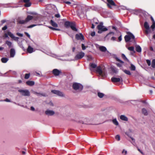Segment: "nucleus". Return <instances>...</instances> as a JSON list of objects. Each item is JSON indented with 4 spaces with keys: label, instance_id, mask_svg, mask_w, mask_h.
<instances>
[{
    "label": "nucleus",
    "instance_id": "1",
    "mask_svg": "<svg viewBox=\"0 0 155 155\" xmlns=\"http://www.w3.org/2000/svg\"><path fill=\"white\" fill-rule=\"evenodd\" d=\"M126 33L127 35H126L124 37L126 42H132L135 41V37L131 33L127 31V32Z\"/></svg>",
    "mask_w": 155,
    "mask_h": 155
},
{
    "label": "nucleus",
    "instance_id": "2",
    "mask_svg": "<svg viewBox=\"0 0 155 155\" xmlns=\"http://www.w3.org/2000/svg\"><path fill=\"white\" fill-rule=\"evenodd\" d=\"M64 26L67 28L70 27L73 31H77L78 29L75 27V24L74 22H70L68 21H66L64 23Z\"/></svg>",
    "mask_w": 155,
    "mask_h": 155
},
{
    "label": "nucleus",
    "instance_id": "3",
    "mask_svg": "<svg viewBox=\"0 0 155 155\" xmlns=\"http://www.w3.org/2000/svg\"><path fill=\"white\" fill-rule=\"evenodd\" d=\"M97 28L99 30L97 32L99 34L102 33L103 31H106L108 30L107 28L103 25L102 22L100 23L97 26Z\"/></svg>",
    "mask_w": 155,
    "mask_h": 155
},
{
    "label": "nucleus",
    "instance_id": "4",
    "mask_svg": "<svg viewBox=\"0 0 155 155\" xmlns=\"http://www.w3.org/2000/svg\"><path fill=\"white\" fill-rule=\"evenodd\" d=\"M73 88L75 90H82L83 88V86L79 83H74L72 85Z\"/></svg>",
    "mask_w": 155,
    "mask_h": 155
},
{
    "label": "nucleus",
    "instance_id": "5",
    "mask_svg": "<svg viewBox=\"0 0 155 155\" xmlns=\"http://www.w3.org/2000/svg\"><path fill=\"white\" fill-rule=\"evenodd\" d=\"M18 91L19 92L22 96H30V92L27 90H23L20 89L18 90Z\"/></svg>",
    "mask_w": 155,
    "mask_h": 155
},
{
    "label": "nucleus",
    "instance_id": "6",
    "mask_svg": "<svg viewBox=\"0 0 155 155\" xmlns=\"http://www.w3.org/2000/svg\"><path fill=\"white\" fill-rule=\"evenodd\" d=\"M96 71L102 78L106 76L105 73L104 72H103L101 67L100 66H99L96 68Z\"/></svg>",
    "mask_w": 155,
    "mask_h": 155
},
{
    "label": "nucleus",
    "instance_id": "7",
    "mask_svg": "<svg viewBox=\"0 0 155 155\" xmlns=\"http://www.w3.org/2000/svg\"><path fill=\"white\" fill-rule=\"evenodd\" d=\"M107 5L110 9H112V8L111 6H117V5L113 0H107Z\"/></svg>",
    "mask_w": 155,
    "mask_h": 155
},
{
    "label": "nucleus",
    "instance_id": "8",
    "mask_svg": "<svg viewBox=\"0 0 155 155\" xmlns=\"http://www.w3.org/2000/svg\"><path fill=\"white\" fill-rule=\"evenodd\" d=\"M85 54L84 52H81L78 53L75 56V58L76 60L81 59L84 56Z\"/></svg>",
    "mask_w": 155,
    "mask_h": 155
},
{
    "label": "nucleus",
    "instance_id": "9",
    "mask_svg": "<svg viewBox=\"0 0 155 155\" xmlns=\"http://www.w3.org/2000/svg\"><path fill=\"white\" fill-rule=\"evenodd\" d=\"M51 92L54 94L57 95L58 96H59L61 97L64 96V94L61 91L56 90H52L51 91Z\"/></svg>",
    "mask_w": 155,
    "mask_h": 155
},
{
    "label": "nucleus",
    "instance_id": "10",
    "mask_svg": "<svg viewBox=\"0 0 155 155\" xmlns=\"http://www.w3.org/2000/svg\"><path fill=\"white\" fill-rule=\"evenodd\" d=\"M75 38L78 40H83L84 39V36L81 33L76 34L75 35Z\"/></svg>",
    "mask_w": 155,
    "mask_h": 155
},
{
    "label": "nucleus",
    "instance_id": "11",
    "mask_svg": "<svg viewBox=\"0 0 155 155\" xmlns=\"http://www.w3.org/2000/svg\"><path fill=\"white\" fill-rule=\"evenodd\" d=\"M52 72L53 74L55 76H58L61 73V71L57 69H53L52 71Z\"/></svg>",
    "mask_w": 155,
    "mask_h": 155
},
{
    "label": "nucleus",
    "instance_id": "12",
    "mask_svg": "<svg viewBox=\"0 0 155 155\" xmlns=\"http://www.w3.org/2000/svg\"><path fill=\"white\" fill-rule=\"evenodd\" d=\"M111 81L114 83L117 82H120V81L121 82H123L122 78H121V79L119 78H117L113 77L111 78Z\"/></svg>",
    "mask_w": 155,
    "mask_h": 155
},
{
    "label": "nucleus",
    "instance_id": "13",
    "mask_svg": "<svg viewBox=\"0 0 155 155\" xmlns=\"http://www.w3.org/2000/svg\"><path fill=\"white\" fill-rule=\"evenodd\" d=\"M23 2L25 3L24 5L25 7H29L31 4V3L30 1V0H23Z\"/></svg>",
    "mask_w": 155,
    "mask_h": 155
},
{
    "label": "nucleus",
    "instance_id": "14",
    "mask_svg": "<svg viewBox=\"0 0 155 155\" xmlns=\"http://www.w3.org/2000/svg\"><path fill=\"white\" fill-rule=\"evenodd\" d=\"M23 2L25 3L24 5L25 7H29L31 4V3L30 1V0H23Z\"/></svg>",
    "mask_w": 155,
    "mask_h": 155
},
{
    "label": "nucleus",
    "instance_id": "15",
    "mask_svg": "<svg viewBox=\"0 0 155 155\" xmlns=\"http://www.w3.org/2000/svg\"><path fill=\"white\" fill-rule=\"evenodd\" d=\"M45 114L48 115L52 116L54 114V112L53 110H47L45 111Z\"/></svg>",
    "mask_w": 155,
    "mask_h": 155
},
{
    "label": "nucleus",
    "instance_id": "16",
    "mask_svg": "<svg viewBox=\"0 0 155 155\" xmlns=\"http://www.w3.org/2000/svg\"><path fill=\"white\" fill-rule=\"evenodd\" d=\"M10 56L11 57H13L15 54V51L14 49L11 48L10 50Z\"/></svg>",
    "mask_w": 155,
    "mask_h": 155
},
{
    "label": "nucleus",
    "instance_id": "17",
    "mask_svg": "<svg viewBox=\"0 0 155 155\" xmlns=\"http://www.w3.org/2000/svg\"><path fill=\"white\" fill-rule=\"evenodd\" d=\"M27 51L29 53H31L33 52L34 51V49L33 48L31 47L30 45L28 46L27 49Z\"/></svg>",
    "mask_w": 155,
    "mask_h": 155
},
{
    "label": "nucleus",
    "instance_id": "18",
    "mask_svg": "<svg viewBox=\"0 0 155 155\" xmlns=\"http://www.w3.org/2000/svg\"><path fill=\"white\" fill-rule=\"evenodd\" d=\"M26 84L28 85L32 86L35 84V82L32 81H26Z\"/></svg>",
    "mask_w": 155,
    "mask_h": 155
},
{
    "label": "nucleus",
    "instance_id": "19",
    "mask_svg": "<svg viewBox=\"0 0 155 155\" xmlns=\"http://www.w3.org/2000/svg\"><path fill=\"white\" fill-rule=\"evenodd\" d=\"M99 49L100 51L104 52H105L107 50L106 48L103 46H101L99 47Z\"/></svg>",
    "mask_w": 155,
    "mask_h": 155
},
{
    "label": "nucleus",
    "instance_id": "20",
    "mask_svg": "<svg viewBox=\"0 0 155 155\" xmlns=\"http://www.w3.org/2000/svg\"><path fill=\"white\" fill-rule=\"evenodd\" d=\"M50 23L51 24V25L54 27H58V25L56 23L54 22L52 20H51L50 21Z\"/></svg>",
    "mask_w": 155,
    "mask_h": 155
},
{
    "label": "nucleus",
    "instance_id": "21",
    "mask_svg": "<svg viewBox=\"0 0 155 155\" xmlns=\"http://www.w3.org/2000/svg\"><path fill=\"white\" fill-rule=\"evenodd\" d=\"M120 118L121 120L125 121H127L128 120L127 117L124 115H121L120 116Z\"/></svg>",
    "mask_w": 155,
    "mask_h": 155
},
{
    "label": "nucleus",
    "instance_id": "22",
    "mask_svg": "<svg viewBox=\"0 0 155 155\" xmlns=\"http://www.w3.org/2000/svg\"><path fill=\"white\" fill-rule=\"evenodd\" d=\"M136 51L138 52H140L141 51V48L140 47L139 45L136 46Z\"/></svg>",
    "mask_w": 155,
    "mask_h": 155
},
{
    "label": "nucleus",
    "instance_id": "23",
    "mask_svg": "<svg viewBox=\"0 0 155 155\" xmlns=\"http://www.w3.org/2000/svg\"><path fill=\"white\" fill-rule=\"evenodd\" d=\"M33 18V17L32 16L28 15L25 19V20L26 22H28L31 20Z\"/></svg>",
    "mask_w": 155,
    "mask_h": 155
},
{
    "label": "nucleus",
    "instance_id": "24",
    "mask_svg": "<svg viewBox=\"0 0 155 155\" xmlns=\"http://www.w3.org/2000/svg\"><path fill=\"white\" fill-rule=\"evenodd\" d=\"M110 69L114 73H116L118 72V70L114 67H111Z\"/></svg>",
    "mask_w": 155,
    "mask_h": 155
},
{
    "label": "nucleus",
    "instance_id": "25",
    "mask_svg": "<svg viewBox=\"0 0 155 155\" xmlns=\"http://www.w3.org/2000/svg\"><path fill=\"white\" fill-rule=\"evenodd\" d=\"M144 27L146 29L149 30V25L147 22H145L144 25Z\"/></svg>",
    "mask_w": 155,
    "mask_h": 155
},
{
    "label": "nucleus",
    "instance_id": "26",
    "mask_svg": "<svg viewBox=\"0 0 155 155\" xmlns=\"http://www.w3.org/2000/svg\"><path fill=\"white\" fill-rule=\"evenodd\" d=\"M142 113L145 116H147L148 115V113L147 112V110L144 108H143L142 109Z\"/></svg>",
    "mask_w": 155,
    "mask_h": 155
},
{
    "label": "nucleus",
    "instance_id": "27",
    "mask_svg": "<svg viewBox=\"0 0 155 155\" xmlns=\"http://www.w3.org/2000/svg\"><path fill=\"white\" fill-rule=\"evenodd\" d=\"M8 59L7 58H2L1 60L2 63H5L8 61Z\"/></svg>",
    "mask_w": 155,
    "mask_h": 155
},
{
    "label": "nucleus",
    "instance_id": "28",
    "mask_svg": "<svg viewBox=\"0 0 155 155\" xmlns=\"http://www.w3.org/2000/svg\"><path fill=\"white\" fill-rule=\"evenodd\" d=\"M18 22L19 24H23L27 22L25 20H18Z\"/></svg>",
    "mask_w": 155,
    "mask_h": 155
},
{
    "label": "nucleus",
    "instance_id": "29",
    "mask_svg": "<svg viewBox=\"0 0 155 155\" xmlns=\"http://www.w3.org/2000/svg\"><path fill=\"white\" fill-rule=\"evenodd\" d=\"M123 71L126 74L129 75H131V73L130 71L126 70H123Z\"/></svg>",
    "mask_w": 155,
    "mask_h": 155
},
{
    "label": "nucleus",
    "instance_id": "30",
    "mask_svg": "<svg viewBox=\"0 0 155 155\" xmlns=\"http://www.w3.org/2000/svg\"><path fill=\"white\" fill-rule=\"evenodd\" d=\"M6 44L8 46V47L10 48L12 47V43L9 41H6Z\"/></svg>",
    "mask_w": 155,
    "mask_h": 155
},
{
    "label": "nucleus",
    "instance_id": "31",
    "mask_svg": "<svg viewBox=\"0 0 155 155\" xmlns=\"http://www.w3.org/2000/svg\"><path fill=\"white\" fill-rule=\"evenodd\" d=\"M34 94H39L41 95V96L44 97H46L47 96V94L45 93H40L35 92H34Z\"/></svg>",
    "mask_w": 155,
    "mask_h": 155
},
{
    "label": "nucleus",
    "instance_id": "32",
    "mask_svg": "<svg viewBox=\"0 0 155 155\" xmlns=\"http://www.w3.org/2000/svg\"><path fill=\"white\" fill-rule=\"evenodd\" d=\"M130 69L131 71H135L136 70V68L134 65L133 64H131V66L130 67Z\"/></svg>",
    "mask_w": 155,
    "mask_h": 155
},
{
    "label": "nucleus",
    "instance_id": "33",
    "mask_svg": "<svg viewBox=\"0 0 155 155\" xmlns=\"http://www.w3.org/2000/svg\"><path fill=\"white\" fill-rule=\"evenodd\" d=\"M90 65L93 68H95L97 67V65L93 63H90Z\"/></svg>",
    "mask_w": 155,
    "mask_h": 155
},
{
    "label": "nucleus",
    "instance_id": "34",
    "mask_svg": "<svg viewBox=\"0 0 155 155\" xmlns=\"http://www.w3.org/2000/svg\"><path fill=\"white\" fill-rule=\"evenodd\" d=\"M97 95L99 97L102 98L104 96V94L102 93L98 92L97 93Z\"/></svg>",
    "mask_w": 155,
    "mask_h": 155
},
{
    "label": "nucleus",
    "instance_id": "35",
    "mask_svg": "<svg viewBox=\"0 0 155 155\" xmlns=\"http://www.w3.org/2000/svg\"><path fill=\"white\" fill-rule=\"evenodd\" d=\"M151 66L153 68H155V59L152 60L151 63Z\"/></svg>",
    "mask_w": 155,
    "mask_h": 155
},
{
    "label": "nucleus",
    "instance_id": "36",
    "mask_svg": "<svg viewBox=\"0 0 155 155\" xmlns=\"http://www.w3.org/2000/svg\"><path fill=\"white\" fill-rule=\"evenodd\" d=\"M128 49L130 51H133L134 53L135 52V51L134 50V48L133 46L129 47L128 48Z\"/></svg>",
    "mask_w": 155,
    "mask_h": 155
},
{
    "label": "nucleus",
    "instance_id": "37",
    "mask_svg": "<svg viewBox=\"0 0 155 155\" xmlns=\"http://www.w3.org/2000/svg\"><path fill=\"white\" fill-rule=\"evenodd\" d=\"M48 28L52 30H56V31H59L60 30V29H59L53 28V27H51V26L48 27Z\"/></svg>",
    "mask_w": 155,
    "mask_h": 155
},
{
    "label": "nucleus",
    "instance_id": "38",
    "mask_svg": "<svg viewBox=\"0 0 155 155\" xmlns=\"http://www.w3.org/2000/svg\"><path fill=\"white\" fill-rule=\"evenodd\" d=\"M121 56L125 60L127 61H129V60L128 59L126 58L125 55L123 54H121Z\"/></svg>",
    "mask_w": 155,
    "mask_h": 155
},
{
    "label": "nucleus",
    "instance_id": "39",
    "mask_svg": "<svg viewBox=\"0 0 155 155\" xmlns=\"http://www.w3.org/2000/svg\"><path fill=\"white\" fill-rule=\"evenodd\" d=\"M8 35L12 38L14 36L13 34L10 31H8Z\"/></svg>",
    "mask_w": 155,
    "mask_h": 155
},
{
    "label": "nucleus",
    "instance_id": "40",
    "mask_svg": "<svg viewBox=\"0 0 155 155\" xmlns=\"http://www.w3.org/2000/svg\"><path fill=\"white\" fill-rule=\"evenodd\" d=\"M30 76V74H26L25 76V79H28L29 78Z\"/></svg>",
    "mask_w": 155,
    "mask_h": 155
},
{
    "label": "nucleus",
    "instance_id": "41",
    "mask_svg": "<svg viewBox=\"0 0 155 155\" xmlns=\"http://www.w3.org/2000/svg\"><path fill=\"white\" fill-rule=\"evenodd\" d=\"M113 122L114 124L116 125H118V123L116 119H114L113 120Z\"/></svg>",
    "mask_w": 155,
    "mask_h": 155
},
{
    "label": "nucleus",
    "instance_id": "42",
    "mask_svg": "<svg viewBox=\"0 0 155 155\" xmlns=\"http://www.w3.org/2000/svg\"><path fill=\"white\" fill-rule=\"evenodd\" d=\"M12 39H13L14 40L16 41H18V39H19V38L18 37H16L14 36L12 38Z\"/></svg>",
    "mask_w": 155,
    "mask_h": 155
},
{
    "label": "nucleus",
    "instance_id": "43",
    "mask_svg": "<svg viewBox=\"0 0 155 155\" xmlns=\"http://www.w3.org/2000/svg\"><path fill=\"white\" fill-rule=\"evenodd\" d=\"M146 62L148 65V66H150L151 65V61L150 60L147 59L146 60Z\"/></svg>",
    "mask_w": 155,
    "mask_h": 155
},
{
    "label": "nucleus",
    "instance_id": "44",
    "mask_svg": "<svg viewBox=\"0 0 155 155\" xmlns=\"http://www.w3.org/2000/svg\"><path fill=\"white\" fill-rule=\"evenodd\" d=\"M116 60L118 61H119V62L120 63H121L122 64H123L124 63V62L121 61V60L119 59L118 58H116Z\"/></svg>",
    "mask_w": 155,
    "mask_h": 155
},
{
    "label": "nucleus",
    "instance_id": "45",
    "mask_svg": "<svg viewBox=\"0 0 155 155\" xmlns=\"http://www.w3.org/2000/svg\"><path fill=\"white\" fill-rule=\"evenodd\" d=\"M36 25H35V24L32 25H30L28 26L27 28H33V27L36 26Z\"/></svg>",
    "mask_w": 155,
    "mask_h": 155
},
{
    "label": "nucleus",
    "instance_id": "46",
    "mask_svg": "<svg viewBox=\"0 0 155 155\" xmlns=\"http://www.w3.org/2000/svg\"><path fill=\"white\" fill-rule=\"evenodd\" d=\"M115 138L117 140H118V141L120 140V136L118 135H117L115 137Z\"/></svg>",
    "mask_w": 155,
    "mask_h": 155
},
{
    "label": "nucleus",
    "instance_id": "47",
    "mask_svg": "<svg viewBox=\"0 0 155 155\" xmlns=\"http://www.w3.org/2000/svg\"><path fill=\"white\" fill-rule=\"evenodd\" d=\"M151 28L152 29H154L155 28V22L153 23L152 25L151 26Z\"/></svg>",
    "mask_w": 155,
    "mask_h": 155
},
{
    "label": "nucleus",
    "instance_id": "48",
    "mask_svg": "<svg viewBox=\"0 0 155 155\" xmlns=\"http://www.w3.org/2000/svg\"><path fill=\"white\" fill-rule=\"evenodd\" d=\"M81 47H82V49L83 50H84L86 48V47L84 46V45L83 44H82Z\"/></svg>",
    "mask_w": 155,
    "mask_h": 155
},
{
    "label": "nucleus",
    "instance_id": "49",
    "mask_svg": "<svg viewBox=\"0 0 155 155\" xmlns=\"http://www.w3.org/2000/svg\"><path fill=\"white\" fill-rule=\"evenodd\" d=\"M110 34H112V35H114V33L113 32H110L108 34H107V36H109Z\"/></svg>",
    "mask_w": 155,
    "mask_h": 155
},
{
    "label": "nucleus",
    "instance_id": "50",
    "mask_svg": "<svg viewBox=\"0 0 155 155\" xmlns=\"http://www.w3.org/2000/svg\"><path fill=\"white\" fill-rule=\"evenodd\" d=\"M16 35H18V36H20V37H23V34H21V33H16Z\"/></svg>",
    "mask_w": 155,
    "mask_h": 155
},
{
    "label": "nucleus",
    "instance_id": "51",
    "mask_svg": "<svg viewBox=\"0 0 155 155\" xmlns=\"http://www.w3.org/2000/svg\"><path fill=\"white\" fill-rule=\"evenodd\" d=\"M95 35V33L94 31H92L91 32V35L92 36H94Z\"/></svg>",
    "mask_w": 155,
    "mask_h": 155
},
{
    "label": "nucleus",
    "instance_id": "52",
    "mask_svg": "<svg viewBox=\"0 0 155 155\" xmlns=\"http://www.w3.org/2000/svg\"><path fill=\"white\" fill-rule=\"evenodd\" d=\"M7 28V27L6 25L5 26L3 27L2 28V30H5Z\"/></svg>",
    "mask_w": 155,
    "mask_h": 155
},
{
    "label": "nucleus",
    "instance_id": "53",
    "mask_svg": "<svg viewBox=\"0 0 155 155\" xmlns=\"http://www.w3.org/2000/svg\"><path fill=\"white\" fill-rule=\"evenodd\" d=\"M25 35L29 38H30V35L27 32H25Z\"/></svg>",
    "mask_w": 155,
    "mask_h": 155
},
{
    "label": "nucleus",
    "instance_id": "54",
    "mask_svg": "<svg viewBox=\"0 0 155 155\" xmlns=\"http://www.w3.org/2000/svg\"><path fill=\"white\" fill-rule=\"evenodd\" d=\"M55 16L57 18H58L60 17V16L59 14H57L55 15Z\"/></svg>",
    "mask_w": 155,
    "mask_h": 155
},
{
    "label": "nucleus",
    "instance_id": "55",
    "mask_svg": "<svg viewBox=\"0 0 155 155\" xmlns=\"http://www.w3.org/2000/svg\"><path fill=\"white\" fill-rule=\"evenodd\" d=\"M117 66L119 67H121L122 66V64L120 63H117L116 64Z\"/></svg>",
    "mask_w": 155,
    "mask_h": 155
},
{
    "label": "nucleus",
    "instance_id": "56",
    "mask_svg": "<svg viewBox=\"0 0 155 155\" xmlns=\"http://www.w3.org/2000/svg\"><path fill=\"white\" fill-rule=\"evenodd\" d=\"M150 32V29L149 30H147L146 29L145 31V33L146 34H148Z\"/></svg>",
    "mask_w": 155,
    "mask_h": 155
},
{
    "label": "nucleus",
    "instance_id": "57",
    "mask_svg": "<svg viewBox=\"0 0 155 155\" xmlns=\"http://www.w3.org/2000/svg\"><path fill=\"white\" fill-rule=\"evenodd\" d=\"M118 40L119 41H120L122 40L121 35H120L118 38Z\"/></svg>",
    "mask_w": 155,
    "mask_h": 155
},
{
    "label": "nucleus",
    "instance_id": "58",
    "mask_svg": "<svg viewBox=\"0 0 155 155\" xmlns=\"http://www.w3.org/2000/svg\"><path fill=\"white\" fill-rule=\"evenodd\" d=\"M116 39V38L114 37H112L111 38V40L113 41H115Z\"/></svg>",
    "mask_w": 155,
    "mask_h": 155
},
{
    "label": "nucleus",
    "instance_id": "59",
    "mask_svg": "<svg viewBox=\"0 0 155 155\" xmlns=\"http://www.w3.org/2000/svg\"><path fill=\"white\" fill-rule=\"evenodd\" d=\"M65 3L66 4L70 5L71 4V2H70L69 1H66L65 2Z\"/></svg>",
    "mask_w": 155,
    "mask_h": 155
},
{
    "label": "nucleus",
    "instance_id": "60",
    "mask_svg": "<svg viewBox=\"0 0 155 155\" xmlns=\"http://www.w3.org/2000/svg\"><path fill=\"white\" fill-rule=\"evenodd\" d=\"M5 101L7 102H10V100L8 98H6L5 100Z\"/></svg>",
    "mask_w": 155,
    "mask_h": 155
},
{
    "label": "nucleus",
    "instance_id": "61",
    "mask_svg": "<svg viewBox=\"0 0 155 155\" xmlns=\"http://www.w3.org/2000/svg\"><path fill=\"white\" fill-rule=\"evenodd\" d=\"M124 152H125V154H127V151L126 150H123L122 151V153H123Z\"/></svg>",
    "mask_w": 155,
    "mask_h": 155
},
{
    "label": "nucleus",
    "instance_id": "62",
    "mask_svg": "<svg viewBox=\"0 0 155 155\" xmlns=\"http://www.w3.org/2000/svg\"><path fill=\"white\" fill-rule=\"evenodd\" d=\"M31 110L32 111H34L35 110V108L32 106L31 107Z\"/></svg>",
    "mask_w": 155,
    "mask_h": 155
},
{
    "label": "nucleus",
    "instance_id": "63",
    "mask_svg": "<svg viewBox=\"0 0 155 155\" xmlns=\"http://www.w3.org/2000/svg\"><path fill=\"white\" fill-rule=\"evenodd\" d=\"M112 28L113 29H114V30H115V31H117V28H116V27H115L114 26H113L112 27Z\"/></svg>",
    "mask_w": 155,
    "mask_h": 155
},
{
    "label": "nucleus",
    "instance_id": "64",
    "mask_svg": "<svg viewBox=\"0 0 155 155\" xmlns=\"http://www.w3.org/2000/svg\"><path fill=\"white\" fill-rule=\"evenodd\" d=\"M137 150L139 151L141 153L143 154V152L138 147H137Z\"/></svg>",
    "mask_w": 155,
    "mask_h": 155
}]
</instances>
